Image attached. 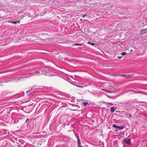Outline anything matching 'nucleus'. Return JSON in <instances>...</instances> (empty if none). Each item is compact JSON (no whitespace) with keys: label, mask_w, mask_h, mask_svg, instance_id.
I'll list each match as a JSON object with an SVG mask.
<instances>
[{"label":"nucleus","mask_w":147,"mask_h":147,"mask_svg":"<svg viewBox=\"0 0 147 147\" xmlns=\"http://www.w3.org/2000/svg\"><path fill=\"white\" fill-rule=\"evenodd\" d=\"M127 54L125 52H122V53L121 54L122 55H126Z\"/></svg>","instance_id":"11"},{"label":"nucleus","mask_w":147,"mask_h":147,"mask_svg":"<svg viewBox=\"0 0 147 147\" xmlns=\"http://www.w3.org/2000/svg\"><path fill=\"white\" fill-rule=\"evenodd\" d=\"M74 45H81V46H82V44H75Z\"/></svg>","instance_id":"13"},{"label":"nucleus","mask_w":147,"mask_h":147,"mask_svg":"<svg viewBox=\"0 0 147 147\" xmlns=\"http://www.w3.org/2000/svg\"><path fill=\"white\" fill-rule=\"evenodd\" d=\"M132 51H133V50H132V49H131V50H130V51L131 52H132Z\"/></svg>","instance_id":"20"},{"label":"nucleus","mask_w":147,"mask_h":147,"mask_svg":"<svg viewBox=\"0 0 147 147\" xmlns=\"http://www.w3.org/2000/svg\"><path fill=\"white\" fill-rule=\"evenodd\" d=\"M116 112H117V111H116ZM120 112V111H117V112H118V113Z\"/></svg>","instance_id":"22"},{"label":"nucleus","mask_w":147,"mask_h":147,"mask_svg":"<svg viewBox=\"0 0 147 147\" xmlns=\"http://www.w3.org/2000/svg\"><path fill=\"white\" fill-rule=\"evenodd\" d=\"M94 44L93 43H91V44H90V45H94Z\"/></svg>","instance_id":"18"},{"label":"nucleus","mask_w":147,"mask_h":147,"mask_svg":"<svg viewBox=\"0 0 147 147\" xmlns=\"http://www.w3.org/2000/svg\"><path fill=\"white\" fill-rule=\"evenodd\" d=\"M77 142H78V145H79V147H82L81 146V142L80 141L79 138L78 137L77 138Z\"/></svg>","instance_id":"6"},{"label":"nucleus","mask_w":147,"mask_h":147,"mask_svg":"<svg viewBox=\"0 0 147 147\" xmlns=\"http://www.w3.org/2000/svg\"><path fill=\"white\" fill-rule=\"evenodd\" d=\"M10 23H13L14 24H16L17 23V22L16 21L12 22V21H10Z\"/></svg>","instance_id":"12"},{"label":"nucleus","mask_w":147,"mask_h":147,"mask_svg":"<svg viewBox=\"0 0 147 147\" xmlns=\"http://www.w3.org/2000/svg\"><path fill=\"white\" fill-rule=\"evenodd\" d=\"M28 120V119H27V120H26V121H27V120Z\"/></svg>","instance_id":"24"},{"label":"nucleus","mask_w":147,"mask_h":147,"mask_svg":"<svg viewBox=\"0 0 147 147\" xmlns=\"http://www.w3.org/2000/svg\"><path fill=\"white\" fill-rule=\"evenodd\" d=\"M86 15L84 14H83V16H82V18H84L85 17H86Z\"/></svg>","instance_id":"14"},{"label":"nucleus","mask_w":147,"mask_h":147,"mask_svg":"<svg viewBox=\"0 0 147 147\" xmlns=\"http://www.w3.org/2000/svg\"><path fill=\"white\" fill-rule=\"evenodd\" d=\"M112 126L113 127L116 128L117 129L118 126L114 124Z\"/></svg>","instance_id":"9"},{"label":"nucleus","mask_w":147,"mask_h":147,"mask_svg":"<svg viewBox=\"0 0 147 147\" xmlns=\"http://www.w3.org/2000/svg\"><path fill=\"white\" fill-rule=\"evenodd\" d=\"M24 18V20L26 22H28L32 20L31 17L28 16L24 17L23 16L22 17V18Z\"/></svg>","instance_id":"1"},{"label":"nucleus","mask_w":147,"mask_h":147,"mask_svg":"<svg viewBox=\"0 0 147 147\" xmlns=\"http://www.w3.org/2000/svg\"><path fill=\"white\" fill-rule=\"evenodd\" d=\"M18 23H20V20H18L17 22Z\"/></svg>","instance_id":"16"},{"label":"nucleus","mask_w":147,"mask_h":147,"mask_svg":"<svg viewBox=\"0 0 147 147\" xmlns=\"http://www.w3.org/2000/svg\"><path fill=\"white\" fill-rule=\"evenodd\" d=\"M18 18H20L21 17L20 15H18Z\"/></svg>","instance_id":"17"},{"label":"nucleus","mask_w":147,"mask_h":147,"mask_svg":"<svg viewBox=\"0 0 147 147\" xmlns=\"http://www.w3.org/2000/svg\"><path fill=\"white\" fill-rule=\"evenodd\" d=\"M82 103H83V105L84 106H85L88 104V102H83Z\"/></svg>","instance_id":"10"},{"label":"nucleus","mask_w":147,"mask_h":147,"mask_svg":"<svg viewBox=\"0 0 147 147\" xmlns=\"http://www.w3.org/2000/svg\"><path fill=\"white\" fill-rule=\"evenodd\" d=\"M88 44H91V43L90 42H88Z\"/></svg>","instance_id":"19"},{"label":"nucleus","mask_w":147,"mask_h":147,"mask_svg":"<svg viewBox=\"0 0 147 147\" xmlns=\"http://www.w3.org/2000/svg\"><path fill=\"white\" fill-rule=\"evenodd\" d=\"M124 112H124V111H122V112H123V113Z\"/></svg>","instance_id":"23"},{"label":"nucleus","mask_w":147,"mask_h":147,"mask_svg":"<svg viewBox=\"0 0 147 147\" xmlns=\"http://www.w3.org/2000/svg\"><path fill=\"white\" fill-rule=\"evenodd\" d=\"M123 142L124 143L130 144L131 142V140L130 139H125L123 140Z\"/></svg>","instance_id":"2"},{"label":"nucleus","mask_w":147,"mask_h":147,"mask_svg":"<svg viewBox=\"0 0 147 147\" xmlns=\"http://www.w3.org/2000/svg\"><path fill=\"white\" fill-rule=\"evenodd\" d=\"M122 76L123 77H125V78H131L133 76V74L131 75H122Z\"/></svg>","instance_id":"3"},{"label":"nucleus","mask_w":147,"mask_h":147,"mask_svg":"<svg viewBox=\"0 0 147 147\" xmlns=\"http://www.w3.org/2000/svg\"><path fill=\"white\" fill-rule=\"evenodd\" d=\"M141 33L144 34L147 32V28L143 29L140 32Z\"/></svg>","instance_id":"4"},{"label":"nucleus","mask_w":147,"mask_h":147,"mask_svg":"<svg viewBox=\"0 0 147 147\" xmlns=\"http://www.w3.org/2000/svg\"><path fill=\"white\" fill-rule=\"evenodd\" d=\"M129 115V117H131V115L130 114V115Z\"/></svg>","instance_id":"21"},{"label":"nucleus","mask_w":147,"mask_h":147,"mask_svg":"<svg viewBox=\"0 0 147 147\" xmlns=\"http://www.w3.org/2000/svg\"><path fill=\"white\" fill-rule=\"evenodd\" d=\"M116 109V108L115 107H112L110 109L111 111V113L114 112L115 110Z\"/></svg>","instance_id":"5"},{"label":"nucleus","mask_w":147,"mask_h":147,"mask_svg":"<svg viewBox=\"0 0 147 147\" xmlns=\"http://www.w3.org/2000/svg\"><path fill=\"white\" fill-rule=\"evenodd\" d=\"M101 89L102 90H104L106 92H108V93H113V92H114V91H110L109 90H106L105 89Z\"/></svg>","instance_id":"8"},{"label":"nucleus","mask_w":147,"mask_h":147,"mask_svg":"<svg viewBox=\"0 0 147 147\" xmlns=\"http://www.w3.org/2000/svg\"><path fill=\"white\" fill-rule=\"evenodd\" d=\"M125 127L124 126H118L117 129H119L120 130L123 129Z\"/></svg>","instance_id":"7"},{"label":"nucleus","mask_w":147,"mask_h":147,"mask_svg":"<svg viewBox=\"0 0 147 147\" xmlns=\"http://www.w3.org/2000/svg\"><path fill=\"white\" fill-rule=\"evenodd\" d=\"M122 58V57L118 56L117 57V58L119 59H121Z\"/></svg>","instance_id":"15"}]
</instances>
